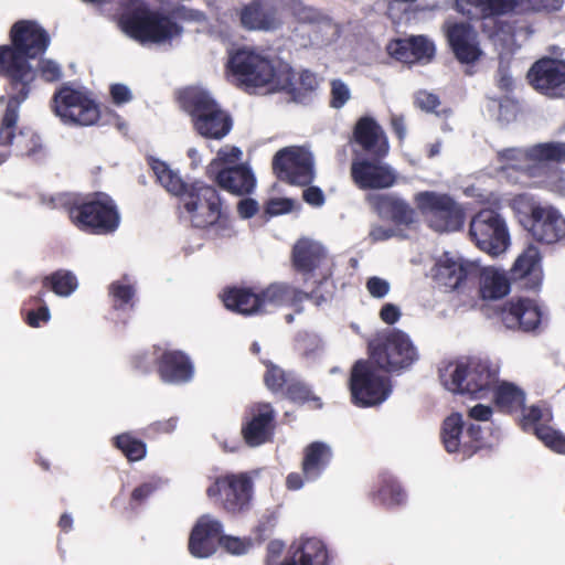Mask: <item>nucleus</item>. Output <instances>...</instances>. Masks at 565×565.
I'll return each mask as SVG.
<instances>
[{"instance_id": "obj_22", "label": "nucleus", "mask_w": 565, "mask_h": 565, "mask_svg": "<svg viewBox=\"0 0 565 565\" xmlns=\"http://www.w3.org/2000/svg\"><path fill=\"white\" fill-rule=\"evenodd\" d=\"M353 139L362 151L372 158H384L390 151L385 131L370 116H363L356 121L353 129Z\"/></svg>"}, {"instance_id": "obj_30", "label": "nucleus", "mask_w": 565, "mask_h": 565, "mask_svg": "<svg viewBox=\"0 0 565 565\" xmlns=\"http://www.w3.org/2000/svg\"><path fill=\"white\" fill-rule=\"evenodd\" d=\"M522 0H456V9L472 18L479 12L484 20L494 21L495 15L522 12Z\"/></svg>"}, {"instance_id": "obj_35", "label": "nucleus", "mask_w": 565, "mask_h": 565, "mask_svg": "<svg viewBox=\"0 0 565 565\" xmlns=\"http://www.w3.org/2000/svg\"><path fill=\"white\" fill-rule=\"evenodd\" d=\"M160 375L168 383H184L193 375L189 359L179 351L166 352L160 363Z\"/></svg>"}, {"instance_id": "obj_47", "label": "nucleus", "mask_w": 565, "mask_h": 565, "mask_svg": "<svg viewBox=\"0 0 565 565\" xmlns=\"http://www.w3.org/2000/svg\"><path fill=\"white\" fill-rule=\"evenodd\" d=\"M522 12L526 11H557L562 8L564 0H522Z\"/></svg>"}, {"instance_id": "obj_45", "label": "nucleus", "mask_w": 565, "mask_h": 565, "mask_svg": "<svg viewBox=\"0 0 565 565\" xmlns=\"http://www.w3.org/2000/svg\"><path fill=\"white\" fill-rule=\"evenodd\" d=\"M218 545L233 555H243L248 552L252 546V542L249 540L221 535Z\"/></svg>"}, {"instance_id": "obj_24", "label": "nucleus", "mask_w": 565, "mask_h": 565, "mask_svg": "<svg viewBox=\"0 0 565 565\" xmlns=\"http://www.w3.org/2000/svg\"><path fill=\"white\" fill-rule=\"evenodd\" d=\"M294 2L292 12L300 21L313 23L311 43L322 47L333 43L340 35V29L331 19L321 17L315 9L303 6L300 0Z\"/></svg>"}, {"instance_id": "obj_21", "label": "nucleus", "mask_w": 565, "mask_h": 565, "mask_svg": "<svg viewBox=\"0 0 565 565\" xmlns=\"http://www.w3.org/2000/svg\"><path fill=\"white\" fill-rule=\"evenodd\" d=\"M552 419L548 408L531 406L523 412L522 426L524 430H532L536 437L551 450L565 455V436L550 426L541 424Z\"/></svg>"}, {"instance_id": "obj_34", "label": "nucleus", "mask_w": 565, "mask_h": 565, "mask_svg": "<svg viewBox=\"0 0 565 565\" xmlns=\"http://www.w3.org/2000/svg\"><path fill=\"white\" fill-rule=\"evenodd\" d=\"M480 295L483 299L497 300L510 291V280L504 270L494 267L479 268Z\"/></svg>"}, {"instance_id": "obj_48", "label": "nucleus", "mask_w": 565, "mask_h": 565, "mask_svg": "<svg viewBox=\"0 0 565 565\" xmlns=\"http://www.w3.org/2000/svg\"><path fill=\"white\" fill-rule=\"evenodd\" d=\"M265 383L269 390L276 392L287 383L286 374L278 366L270 364L265 374Z\"/></svg>"}, {"instance_id": "obj_41", "label": "nucleus", "mask_w": 565, "mask_h": 565, "mask_svg": "<svg viewBox=\"0 0 565 565\" xmlns=\"http://www.w3.org/2000/svg\"><path fill=\"white\" fill-rule=\"evenodd\" d=\"M44 285H50L57 296L67 297L77 288V279L71 271L60 270L46 277Z\"/></svg>"}, {"instance_id": "obj_12", "label": "nucleus", "mask_w": 565, "mask_h": 565, "mask_svg": "<svg viewBox=\"0 0 565 565\" xmlns=\"http://www.w3.org/2000/svg\"><path fill=\"white\" fill-rule=\"evenodd\" d=\"M53 109L64 122L78 126L94 125L99 118L96 103L85 93L67 85L54 95Z\"/></svg>"}, {"instance_id": "obj_17", "label": "nucleus", "mask_w": 565, "mask_h": 565, "mask_svg": "<svg viewBox=\"0 0 565 565\" xmlns=\"http://www.w3.org/2000/svg\"><path fill=\"white\" fill-rule=\"evenodd\" d=\"M531 85L548 97L565 96V62L542 58L535 62L527 73Z\"/></svg>"}, {"instance_id": "obj_5", "label": "nucleus", "mask_w": 565, "mask_h": 565, "mask_svg": "<svg viewBox=\"0 0 565 565\" xmlns=\"http://www.w3.org/2000/svg\"><path fill=\"white\" fill-rule=\"evenodd\" d=\"M371 363L388 373H402L419 359L416 345L409 335L399 329H384L369 341Z\"/></svg>"}, {"instance_id": "obj_46", "label": "nucleus", "mask_w": 565, "mask_h": 565, "mask_svg": "<svg viewBox=\"0 0 565 565\" xmlns=\"http://www.w3.org/2000/svg\"><path fill=\"white\" fill-rule=\"evenodd\" d=\"M242 151L237 147L225 146L217 152L216 158L210 163V172L218 168L221 163H235L239 160Z\"/></svg>"}, {"instance_id": "obj_49", "label": "nucleus", "mask_w": 565, "mask_h": 565, "mask_svg": "<svg viewBox=\"0 0 565 565\" xmlns=\"http://www.w3.org/2000/svg\"><path fill=\"white\" fill-rule=\"evenodd\" d=\"M287 395L294 402L305 403L310 399L311 392L305 383L295 381L288 384Z\"/></svg>"}, {"instance_id": "obj_50", "label": "nucleus", "mask_w": 565, "mask_h": 565, "mask_svg": "<svg viewBox=\"0 0 565 565\" xmlns=\"http://www.w3.org/2000/svg\"><path fill=\"white\" fill-rule=\"evenodd\" d=\"M366 289L374 298H384L391 289L390 282L380 277H371L366 281Z\"/></svg>"}, {"instance_id": "obj_63", "label": "nucleus", "mask_w": 565, "mask_h": 565, "mask_svg": "<svg viewBox=\"0 0 565 565\" xmlns=\"http://www.w3.org/2000/svg\"><path fill=\"white\" fill-rule=\"evenodd\" d=\"M284 543L281 541L275 540L268 543L267 552H268V565H277L274 563L275 558L278 557L284 551ZM280 565V564H278Z\"/></svg>"}, {"instance_id": "obj_9", "label": "nucleus", "mask_w": 565, "mask_h": 565, "mask_svg": "<svg viewBox=\"0 0 565 565\" xmlns=\"http://www.w3.org/2000/svg\"><path fill=\"white\" fill-rule=\"evenodd\" d=\"M414 202L436 232L459 230L463 224L461 206L448 194L435 191L418 192Z\"/></svg>"}, {"instance_id": "obj_19", "label": "nucleus", "mask_w": 565, "mask_h": 565, "mask_svg": "<svg viewBox=\"0 0 565 565\" xmlns=\"http://www.w3.org/2000/svg\"><path fill=\"white\" fill-rule=\"evenodd\" d=\"M531 217V233L536 241L554 244L565 237V218L553 206L534 205Z\"/></svg>"}, {"instance_id": "obj_51", "label": "nucleus", "mask_w": 565, "mask_h": 565, "mask_svg": "<svg viewBox=\"0 0 565 565\" xmlns=\"http://www.w3.org/2000/svg\"><path fill=\"white\" fill-rule=\"evenodd\" d=\"M41 76L46 82H54L61 78V66L52 60H43L39 63Z\"/></svg>"}, {"instance_id": "obj_31", "label": "nucleus", "mask_w": 565, "mask_h": 565, "mask_svg": "<svg viewBox=\"0 0 565 565\" xmlns=\"http://www.w3.org/2000/svg\"><path fill=\"white\" fill-rule=\"evenodd\" d=\"M292 258L295 267L308 274L318 269L327 260V254L320 243L302 238L294 246Z\"/></svg>"}, {"instance_id": "obj_1", "label": "nucleus", "mask_w": 565, "mask_h": 565, "mask_svg": "<svg viewBox=\"0 0 565 565\" xmlns=\"http://www.w3.org/2000/svg\"><path fill=\"white\" fill-rule=\"evenodd\" d=\"M10 38L12 45L0 46V73L8 78L12 89L25 94L38 75L30 61L45 52L50 36L38 23L19 21L13 24Z\"/></svg>"}, {"instance_id": "obj_61", "label": "nucleus", "mask_w": 565, "mask_h": 565, "mask_svg": "<svg viewBox=\"0 0 565 565\" xmlns=\"http://www.w3.org/2000/svg\"><path fill=\"white\" fill-rule=\"evenodd\" d=\"M299 83L305 90H313L318 87V79L316 75L309 71H303L299 75Z\"/></svg>"}, {"instance_id": "obj_33", "label": "nucleus", "mask_w": 565, "mask_h": 565, "mask_svg": "<svg viewBox=\"0 0 565 565\" xmlns=\"http://www.w3.org/2000/svg\"><path fill=\"white\" fill-rule=\"evenodd\" d=\"M216 181L222 189L237 195L250 193L256 185L253 172L245 166L222 169L216 174Z\"/></svg>"}, {"instance_id": "obj_18", "label": "nucleus", "mask_w": 565, "mask_h": 565, "mask_svg": "<svg viewBox=\"0 0 565 565\" xmlns=\"http://www.w3.org/2000/svg\"><path fill=\"white\" fill-rule=\"evenodd\" d=\"M278 6L292 10L291 0H253L241 11V23L247 30L274 31L281 25Z\"/></svg>"}, {"instance_id": "obj_28", "label": "nucleus", "mask_w": 565, "mask_h": 565, "mask_svg": "<svg viewBox=\"0 0 565 565\" xmlns=\"http://www.w3.org/2000/svg\"><path fill=\"white\" fill-rule=\"evenodd\" d=\"M501 319L508 329L533 331L541 321V313L536 305L529 299L511 301L501 312Z\"/></svg>"}, {"instance_id": "obj_23", "label": "nucleus", "mask_w": 565, "mask_h": 565, "mask_svg": "<svg viewBox=\"0 0 565 565\" xmlns=\"http://www.w3.org/2000/svg\"><path fill=\"white\" fill-rule=\"evenodd\" d=\"M479 266L466 262L461 257L445 253L436 264L435 278L437 282L448 290H455L472 277H477Z\"/></svg>"}, {"instance_id": "obj_26", "label": "nucleus", "mask_w": 565, "mask_h": 565, "mask_svg": "<svg viewBox=\"0 0 565 565\" xmlns=\"http://www.w3.org/2000/svg\"><path fill=\"white\" fill-rule=\"evenodd\" d=\"M447 38L456 57L461 63L471 64L481 56L478 33L470 24L456 23L449 26Z\"/></svg>"}, {"instance_id": "obj_32", "label": "nucleus", "mask_w": 565, "mask_h": 565, "mask_svg": "<svg viewBox=\"0 0 565 565\" xmlns=\"http://www.w3.org/2000/svg\"><path fill=\"white\" fill-rule=\"evenodd\" d=\"M307 297V292L284 282H274L259 294L263 313L288 303L296 305Z\"/></svg>"}, {"instance_id": "obj_64", "label": "nucleus", "mask_w": 565, "mask_h": 565, "mask_svg": "<svg viewBox=\"0 0 565 565\" xmlns=\"http://www.w3.org/2000/svg\"><path fill=\"white\" fill-rule=\"evenodd\" d=\"M391 125L394 132L397 135L399 140H403L406 136V126L404 117L399 115H393L391 118Z\"/></svg>"}, {"instance_id": "obj_44", "label": "nucleus", "mask_w": 565, "mask_h": 565, "mask_svg": "<svg viewBox=\"0 0 565 565\" xmlns=\"http://www.w3.org/2000/svg\"><path fill=\"white\" fill-rule=\"evenodd\" d=\"M351 98V92L348 85L341 79H333L331 82V107L335 109L342 108Z\"/></svg>"}, {"instance_id": "obj_37", "label": "nucleus", "mask_w": 565, "mask_h": 565, "mask_svg": "<svg viewBox=\"0 0 565 565\" xmlns=\"http://www.w3.org/2000/svg\"><path fill=\"white\" fill-rule=\"evenodd\" d=\"M332 458L331 447L322 441L308 445L303 451L302 472L307 480L317 479Z\"/></svg>"}, {"instance_id": "obj_16", "label": "nucleus", "mask_w": 565, "mask_h": 565, "mask_svg": "<svg viewBox=\"0 0 565 565\" xmlns=\"http://www.w3.org/2000/svg\"><path fill=\"white\" fill-rule=\"evenodd\" d=\"M381 159H353L351 177L360 189H387L395 184L397 179L396 171L387 163L381 162Z\"/></svg>"}, {"instance_id": "obj_36", "label": "nucleus", "mask_w": 565, "mask_h": 565, "mask_svg": "<svg viewBox=\"0 0 565 565\" xmlns=\"http://www.w3.org/2000/svg\"><path fill=\"white\" fill-rule=\"evenodd\" d=\"M31 90L19 92L12 89V86L7 87V108L0 126V145L8 146L14 138V130L19 118V107L28 98Z\"/></svg>"}, {"instance_id": "obj_54", "label": "nucleus", "mask_w": 565, "mask_h": 565, "mask_svg": "<svg viewBox=\"0 0 565 565\" xmlns=\"http://www.w3.org/2000/svg\"><path fill=\"white\" fill-rule=\"evenodd\" d=\"M302 198L312 206H321L324 203L323 192L317 186H309L303 190Z\"/></svg>"}, {"instance_id": "obj_2", "label": "nucleus", "mask_w": 565, "mask_h": 565, "mask_svg": "<svg viewBox=\"0 0 565 565\" xmlns=\"http://www.w3.org/2000/svg\"><path fill=\"white\" fill-rule=\"evenodd\" d=\"M152 170L160 184L171 194L184 198V207L195 227L215 224L221 217V201L215 188L196 181L188 185L178 172L160 160L152 162Z\"/></svg>"}, {"instance_id": "obj_42", "label": "nucleus", "mask_w": 565, "mask_h": 565, "mask_svg": "<svg viewBox=\"0 0 565 565\" xmlns=\"http://www.w3.org/2000/svg\"><path fill=\"white\" fill-rule=\"evenodd\" d=\"M541 259L540 250L536 246H529L515 260L511 271L514 278H522L531 274L539 265Z\"/></svg>"}, {"instance_id": "obj_38", "label": "nucleus", "mask_w": 565, "mask_h": 565, "mask_svg": "<svg viewBox=\"0 0 565 565\" xmlns=\"http://www.w3.org/2000/svg\"><path fill=\"white\" fill-rule=\"evenodd\" d=\"M223 302L227 309L242 315L263 313L259 294L249 289L232 288L224 294Z\"/></svg>"}, {"instance_id": "obj_27", "label": "nucleus", "mask_w": 565, "mask_h": 565, "mask_svg": "<svg viewBox=\"0 0 565 565\" xmlns=\"http://www.w3.org/2000/svg\"><path fill=\"white\" fill-rule=\"evenodd\" d=\"M274 411L269 404H259L250 409V418L242 433L246 444L257 447L268 441L273 435Z\"/></svg>"}, {"instance_id": "obj_15", "label": "nucleus", "mask_w": 565, "mask_h": 565, "mask_svg": "<svg viewBox=\"0 0 565 565\" xmlns=\"http://www.w3.org/2000/svg\"><path fill=\"white\" fill-rule=\"evenodd\" d=\"M252 480L246 473L218 477L207 487L206 495L217 499L224 510L237 513L248 507L252 498Z\"/></svg>"}, {"instance_id": "obj_59", "label": "nucleus", "mask_w": 565, "mask_h": 565, "mask_svg": "<svg viewBox=\"0 0 565 565\" xmlns=\"http://www.w3.org/2000/svg\"><path fill=\"white\" fill-rule=\"evenodd\" d=\"M492 415V408L488 405L477 404L469 411V416L476 420H489Z\"/></svg>"}, {"instance_id": "obj_20", "label": "nucleus", "mask_w": 565, "mask_h": 565, "mask_svg": "<svg viewBox=\"0 0 565 565\" xmlns=\"http://www.w3.org/2000/svg\"><path fill=\"white\" fill-rule=\"evenodd\" d=\"M222 523L211 514L202 515L193 526L189 537V551L192 556L206 558L217 548L222 533Z\"/></svg>"}, {"instance_id": "obj_39", "label": "nucleus", "mask_w": 565, "mask_h": 565, "mask_svg": "<svg viewBox=\"0 0 565 565\" xmlns=\"http://www.w3.org/2000/svg\"><path fill=\"white\" fill-rule=\"evenodd\" d=\"M462 424V417L460 414H452L448 416L443 425L441 438L448 452L462 450L465 455L470 456L473 450L468 449L467 443H461L460 440Z\"/></svg>"}, {"instance_id": "obj_43", "label": "nucleus", "mask_w": 565, "mask_h": 565, "mask_svg": "<svg viewBox=\"0 0 565 565\" xmlns=\"http://www.w3.org/2000/svg\"><path fill=\"white\" fill-rule=\"evenodd\" d=\"M116 446L132 461L140 460L146 455L145 444L131 438L129 435L116 437Z\"/></svg>"}, {"instance_id": "obj_8", "label": "nucleus", "mask_w": 565, "mask_h": 565, "mask_svg": "<svg viewBox=\"0 0 565 565\" xmlns=\"http://www.w3.org/2000/svg\"><path fill=\"white\" fill-rule=\"evenodd\" d=\"M502 170H516L527 177H541L547 162L565 161L564 142H545L529 149L509 148L498 152Z\"/></svg>"}, {"instance_id": "obj_7", "label": "nucleus", "mask_w": 565, "mask_h": 565, "mask_svg": "<svg viewBox=\"0 0 565 565\" xmlns=\"http://www.w3.org/2000/svg\"><path fill=\"white\" fill-rule=\"evenodd\" d=\"M121 25L126 34L140 43H164L181 35L183 31L172 17L141 4L121 18Z\"/></svg>"}, {"instance_id": "obj_10", "label": "nucleus", "mask_w": 565, "mask_h": 565, "mask_svg": "<svg viewBox=\"0 0 565 565\" xmlns=\"http://www.w3.org/2000/svg\"><path fill=\"white\" fill-rule=\"evenodd\" d=\"M350 390L353 402L360 406L383 403L391 393L390 379L375 370L370 361H358L351 372Z\"/></svg>"}, {"instance_id": "obj_60", "label": "nucleus", "mask_w": 565, "mask_h": 565, "mask_svg": "<svg viewBox=\"0 0 565 565\" xmlns=\"http://www.w3.org/2000/svg\"><path fill=\"white\" fill-rule=\"evenodd\" d=\"M49 319H50V310L46 306L41 307L38 312L30 311L28 313V323L31 327H38L39 320L46 322V321H49Z\"/></svg>"}, {"instance_id": "obj_13", "label": "nucleus", "mask_w": 565, "mask_h": 565, "mask_svg": "<svg viewBox=\"0 0 565 565\" xmlns=\"http://www.w3.org/2000/svg\"><path fill=\"white\" fill-rule=\"evenodd\" d=\"M70 217L81 228L99 234L115 231L119 223L116 207L106 194H98L95 200L72 207Z\"/></svg>"}, {"instance_id": "obj_52", "label": "nucleus", "mask_w": 565, "mask_h": 565, "mask_svg": "<svg viewBox=\"0 0 565 565\" xmlns=\"http://www.w3.org/2000/svg\"><path fill=\"white\" fill-rule=\"evenodd\" d=\"M416 105L425 111H434L439 105V99L435 94L420 90L415 97Z\"/></svg>"}, {"instance_id": "obj_11", "label": "nucleus", "mask_w": 565, "mask_h": 565, "mask_svg": "<svg viewBox=\"0 0 565 565\" xmlns=\"http://www.w3.org/2000/svg\"><path fill=\"white\" fill-rule=\"evenodd\" d=\"M469 234L478 248L492 256L504 253L510 244L507 224L492 209H483L471 218Z\"/></svg>"}, {"instance_id": "obj_25", "label": "nucleus", "mask_w": 565, "mask_h": 565, "mask_svg": "<svg viewBox=\"0 0 565 565\" xmlns=\"http://www.w3.org/2000/svg\"><path fill=\"white\" fill-rule=\"evenodd\" d=\"M366 200L381 218L399 225H411L416 220L415 210L396 194H370Z\"/></svg>"}, {"instance_id": "obj_58", "label": "nucleus", "mask_w": 565, "mask_h": 565, "mask_svg": "<svg viewBox=\"0 0 565 565\" xmlns=\"http://www.w3.org/2000/svg\"><path fill=\"white\" fill-rule=\"evenodd\" d=\"M237 210L242 217L249 218L253 215H255V213L258 210V206L256 201L252 199H244L238 202Z\"/></svg>"}, {"instance_id": "obj_3", "label": "nucleus", "mask_w": 565, "mask_h": 565, "mask_svg": "<svg viewBox=\"0 0 565 565\" xmlns=\"http://www.w3.org/2000/svg\"><path fill=\"white\" fill-rule=\"evenodd\" d=\"M232 72L246 85L294 92V72L288 64L271 60L253 47L238 49L230 58Z\"/></svg>"}, {"instance_id": "obj_62", "label": "nucleus", "mask_w": 565, "mask_h": 565, "mask_svg": "<svg viewBox=\"0 0 565 565\" xmlns=\"http://www.w3.org/2000/svg\"><path fill=\"white\" fill-rule=\"evenodd\" d=\"M393 235H394L393 228H386L381 225H374V226H372V228L370 231V236L375 242L387 239V238L392 237Z\"/></svg>"}, {"instance_id": "obj_14", "label": "nucleus", "mask_w": 565, "mask_h": 565, "mask_svg": "<svg viewBox=\"0 0 565 565\" xmlns=\"http://www.w3.org/2000/svg\"><path fill=\"white\" fill-rule=\"evenodd\" d=\"M273 169L280 180L295 185L306 186L315 179L312 154L302 147L279 150L274 157Z\"/></svg>"}, {"instance_id": "obj_57", "label": "nucleus", "mask_w": 565, "mask_h": 565, "mask_svg": "<svg viewBox=\"0 0 565 565\" xmlns=\"http://www.w3.org/2000/svg\"><path fill=\"white\" fill-rule=\"evenodd\" d=\"M111 294L116 299L121 300L124 303H128L134 296V289L127 285L113 284Z\"/></svg>"}, {"instance_id": "obj_6", "label": "nucleus", "mask_w": 565, "mask_h": 565, "mask_svg": "<svg viewBox=\"0 0 565 565\" xmlns=\"http://www.w3.org/2000/svg\"><path fill=\"white\" fill-rule=\"evenodd\" d=\"M184 109L191 115L195 130L204 138L220 140L232 129V118L201 87H189L180 95Z\"/></svg>"}, {"instance_id": "obj_29", "label": "nucleus", "mask_w": 565, "mask_h": 565, "mask_svg": "<svg viewBox=\"0 0 565 565\" xmlns=\"http://www.w3.org/2000/svg\"><path fill=\"white\" fill-rule=\"evenodd\" d=\"M388 53L403 63L428 62L435 53V46L423 35L398 39L387 46Z\"/></svg>"}, {"instance_id": "obj_55", "label": "nucleus", "mask_w": 565, "mask_h": 565, "mask_svg": "<svg viewBox=\"0 0 565 565\" xmlns=\"http://www.w3.org/2000/svg\"><path fill=\"white\" fill-rule=\"evenodd\" d=\"M381 319L387 323H395L401 317V310L393 303H385L380 311Z\"/></svg>"}, {"instance_id": "obj_40", "label": "nucleus", "mask_w": 565, "mask_h": 565, "mask_svg": "<svg viewBox=\"0 0 565 565\" xmlns=\"http://www.w3.org/2000/svg\"><path fill=\"white\" fill-rule=\"evenodd\" d=\"M493 391L497 405L504 412L516 409L524 403V393L511 383H502Z\"/></svg>"}, {"instance_id": "obj_4", "label": "nucleus", "mask_w": 565, "mask_h": 565, "mask_svg": "<svg viewBox=\"0 0 565 565\" xmlns=\"http://www.w3.org/2000/svg\"><path fill=\"white\" fill-rule=\"evenodd\" d=\"M499 369L488 360L449 362L439 370L444 387L452 393L483 398L498 384Z\"/></svg>"}, {"instance_id": "obj_56", "label": "nucleus", "mask_w": 565, "mask_h": 565, "mask_svg": "<svg viewBox=\"0 0 565 565\" xmlns=\"http://www.w3.org/2000/svg\"><path fill=\"white\" fill-rule=\"evenodd\" d=\"M111 97L116 104L127 103L131 98L129 88L122 84H115L110 89Z\"/></svg>"}, {"instance_id": "obj_53", "label": "nucleus", "mask_w": 565, "mask_h": 565, "mask_svg": "<svg viewBox=\"0 0 565 565\" xmlns=\"http://www.w3.org/2000/svg\"><path fill=\"white\" fill-rule=\"evenodd\" d=\"M294 202L289 199H273L267 203L266 213L269 215H279L292 210Z\"/></svg>"}]
</instances>
